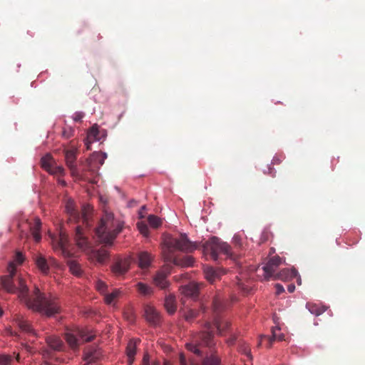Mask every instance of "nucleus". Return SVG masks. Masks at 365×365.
Masks as SVG:
<instances>
[{"mask_svg":"<svg viewBox=\"0 0 365 365\" xmlns=\"http://www.w3.org/2000/svg\"><path fill=\"white\" fill-rule=\"evenodd\" d=\"M8 271L9 274L1 278V286L4 290L11 294L18 293L21 301L29 309L43 316L51 317L61 312V305L56 296L47 295L37 287H35L32 293L29 292L23 277L16 274L14 263H9Z\"/></svg>","mask_w":365,"mask_h":365,"instance_id":"obj_1","label":"nucleus"},{"mask_svg":"<svg viewBox=\"0 0 365 365\" xmlns=\"http://www.w3.org/2000/svg\"><path fill=\"white\" fill-rule=\"evenodd\" d=\"M223 308L224 304L221 299L215 297L212 302L213 323L207 322L203 329L193 335L191 341L185 344L188 351L194 353L197 356L202 357L203 352L201 349L202 345L207 347H212L215 345L213 340L215 330L217 329L218 334L222 335L228 329L230 326V322L221 319L218 315Z\"/></svg>","mask_w":365,"mask_h":365,"instance_id":"obj_2","label":"nucleus"},{"mask_svg":"<svg viewBox=\"0 0 365 365\" xmlns=\"http://www.w3.org/2000/svg\"><path fill=\"white\" fill-rule=\"evenodd\" d=\"M198 248L197 242H191L185 234H180L178 237H168L165 239L162 246V253L164 260L182 267H192L195 259L190 255L178 257L175 255V251L190 253Z\"/></svg>","mask_w":365,"mask_h":365,"instance_id":"obj_3","label":"nucleus"},{"mask_svg":"<svg viewBox=\"0 0 365 365\" xmlns=\"http://www.w3.org/2000/svg\"><path fill=\"white\" fill-rule=\"evenodd\" d=\"M123 227V222L115 219L113 213L106 212L96 228V234L101 243L110 246Z\"/></svg>","mask_w":365,"mask_h":365,"instance_id":"obj_4","label":"nucleus"},{"mask_svg":"<svg viewBox=\"0 0 365 365\" xmlns=\"http://www.w3.org/2000/svg\"><path fill=\"white\" fill-rule=\"evenodd\" d=\"M52 242L53 249L59 251L61 255L67 259L66 263L70 272L76 277H81L83 274V270L81 265L76 260L71 259L73 253L67 247V235L64 232H61L58 237L52 239Z\"/></svg>","mask_w":365,"mask_h":365,"instance_id":"obj_5","label":"nucleus"},{"mask_svg":"<svg viewBox=\"0 0 365 365\" xmlns=\"http://www.w3.org/2000/svg\"><path fill=\"white\" fill-rule=\"evenodd\" d=\"M202 248L204 253L209 254L215 261L217 260L220 254H224L227 256H231L232 255L230 246L217 237H212L210 240L205 242Z\"/></svg>","mask_w":365,"mask_h":365,"instance_id":"obj_6","label":"nucleus"},{"mask_svg":"<svg viewBox=\"0 0 365 365\" xmlns=\"http://www.w3.org/2000/svg\"><path fill=\"white\" fill-rule=\"evenodd\" d=\"M95 334H92L87 329H76L75 330H70L66 332L65 339L72 349H77L80 344L79 341H91L94 337Z\"/></svg>","mask_w":365,"mask_h":365,"instance_id":"obj_7","label":"nucleus"},{"mask_svg":"<svg viewBox=\"0 0 365 365\" xmlns=\"http://www.w3.org/2000/svg\"><path fill=\"white\" fill-rule=\"evenodd\" d=\"M199 290V284L194 282L182 286L180 288V294L182 295V297L180 299L181 304L183 306H185L187 299H191L192 300L195 301L198 297Z\"/></svg>","mask_w":365,"mask_h":365,"instance_id":"obj_8","label":"nucleus"},{"mask_svg":"<svg viewBox=\"0 0 365 365\" xmlns=\"http://www.w3.org/2000/svg\"><path fill=\"white\" fill-rule=\"evenodd\" d=\"M282 264V259L279 256L271 257L269 261L262 267L263 276L267 280L273 279L277 273V268Z\"/></svg>","mask_w":365,"mask_h":365,"instance_id":"obj_9","label":"nucleus"},{"mask_svg":"<svg viewBox=\"0 0 365 365\" xmlns=\"http://www.w3.org/2000/svg\"><path fill=\"white\" fill-rule=\"evenodd\" d=\"M77 153L78 149L75 147H72L71 149L64 150L66 163L73 176H76L78 175V169L76 164Z\"/></svg>","mask_w":365,"mask_h":365,"instance_id":"obj_10","label":"nucleus"},{"mask_svg":"<svg viewBox=\"0 0 365 365\" xmlns=\"http://www.w3.org/2000/svg\"><path fill=\"white\" fill-rule=\"evenodd\" d=\"M130 258L118 259L111 266V271L116 277L123 276L130 269Z\"/></svg>","mask_w":365,"mask_h":365,"instance_id":"obj_11","label":"nucleus"},{"mask_svg":"<svg viewBox=\"0 0 365 365\" xmlns=\"http://www.w3.org/2000/svg\"><path fill=\"white\" fill-rule=\"evenodd\" d=\"M144 317L147 322L153 325L158 324L161 318L156 309L150 304H146L144 307Z\"/></svg>","mask_w":365,"mask_h":365,"instance_id":"obj_12","label":"nucleus"},{"mask_svg":"<svg viewBox=\"0 0 365 365\" xmlns=\"http://www.w3.org/2000/svg\"><path fill=\"white\" fill-rule=\"evenodd\" d=\"M204 274L205 279L210 283H214L217 280L220 279L223 272L217 269H215L212 267H205L204 268Z\"/></svg>","mask_w":365,"mask_h":365,"instance_id":"obj_13","label":"nucleus"},{"mask_svg":"<svg viewBox=\"0 0 365 365\" xmlns=\"http://www.w3.org/2000/svg\"><path fill=\"white\" fill-rule=\"evenodd\" d=\"M168 273H165L163 271L157 272L153 278V282L155 286L161 289H166L170 286V282L168 280Z\"/></svg>","mask_w":365,"mask_h":365,"instance_id":"obj_14","label":"nucleus"},{"mask_svg":"<svg viewBox=\"0 0 365 365\" xmlns=\"http://www.w3.org/2000/svg\"><path fill=\"white\" fill-rule=\"evenodd\" d=\"M140 339H131L128 341L126 347V355L128 356V365H132L136 354V349Z\"/></svg>","mask_w":365,"mask_h":365,"instance_id":"obj_15","label":"nucleus"},{"mask_svg":"<svg viewBox=\"0 0 365 365\" xmlns=\"http://www.w3.org/2000/svg\"><path fill=\"white\" fill-rule=\"evenodd\" d=\"M16 323L17 326L19 327V329L26 333H29L31 334H35V331L34 329L32 328L31 324L23 316L18 315L15 318Z\"/></svg>","mask_w":365,"mask_h":365,"instance_id":"obj_16","label":"nucleus"},{"mask_svg":"<svg viewBox=\"0 0 365 365\" xmlns=\"http://www.w3.org/2000/svg\"><path fill=\"white\" fill-rule=\"evenodd\" d=\"M164 306L170 314H173L177 309L175 296L173 294L165 296Z\"/></svg>","mask_w":365,"mask_h":365,"instance_id":"obj_17","label":"nucleus"},{"mask_svg":"<svg viewBox=\"0 0 365 365\" xmlns=\"http://www.w3.org/2000/svg\"><path fill=\"white\" fill-rule=\"evenodd\" d=\"M296 275V272L293 269H283L279 272H277L276 274L274 276L273 279L277 280H283V281H288L293 277H294Z\"/></svg>","mask_w":365,"mask_h":365,"instance_id":"obj_18","label":"nucleus"},{"mask_svg":"<svg viewBox=\"0 0 365 365\" xmlns=\"http://www.w3.org/2000/svg\"><path fill=\"white\" fill-rule=\"evenodd\" d=\"M102 351L100 349L91 348L86 354L85 359L88 363H95L102 357Z\"/></svg>","mask_w":365,"mask_h":365,"instance_id":"obj_19","label":"nucleus"},{"mask_svg":"<svg viewBox=\"0 0 365 365\" xmlns=\"http://www.w3.org/2000/svg\"><path fill=\"white\" fill-rule=\"evenodd\" d=\"M75 240L80 248H85L88 245L87 238L84 236L83 229L80 226L76 227Z\"/></svg>","mask_w":365,"mask_h":365,"instance_id":"obj_20","label":"nucleus"},{"mask_svg":"<svg viewBox=\"0 0 365 365\" xmlns=\"http://www.w3.org/2000/svg\"><path fill=\"white\" fill-rule=\"evenodd\" d=\"M46 342L49 347L55 351H61L63 347L62 340L56 336H49L46 338Z\"/></svg>","mask_w":365,"mask_h":365,"instance_id":"obj_21","label":"nucleus"},{"mask_svg":"<svg viewBox=\"0 0 365 365\" xmlns=\"http://www.w3.org/2000/svg\"><path fill=\"white\" fill-rule=\"evenodd\" d=\"M91 257L99 264H104L109 257L108 251L100 249L93 252Z\"/></svg>","mask_w":365,"mask_h":365,"instance_id":"obj_22","label":"nucleus"},{"mask_svg":"<svg viewBox=\"0 0 365 365\" xmlns=\"http://www.w3.org/2000/svg\"><path fill=\"white\" fill-rule=\"evenodd\" d=\"M65 209L67 214L70 216V220L71 218L74 220H76L79 218V213L75 207V203L73 200H68L66 203Z\"/></svg>","mask_w":365,"mask_h":365,"instance_id":"obj_23","label":"nucleus"},{"mask_svg":"<svg viewBox=\"0 0 365 365\" xmlns=\"http://www.w3.org/2000/svg\"><path fill=\"white\" fill-rule=\"evenodd\" d=\"M180 312H183V317L188 322H192L194 319L198 316L199 314L198 311L188 308L186 304L185 306H183V308L180 309Z\"/></svg>","mask_w":365,"mask_h":365,"instance_id":"obj_24","label":"nucleus"},{"mask_svg":"<svg viewBox=\"0 0 365 365\" xmlns=\"http://www.w3.org/2000/svg\"><path fill=\"white\" fill-rule=\"evenodd\" d=\"M138 264L142 269L148 268L151 262V257L147 252H142L138 255Z\"/></svg>","mask_w":365,"mask_h":365,"instance_id":"obj_25","label":"nucleus"},{"mask_svg":"<svg viewBox=\"0 0 365 365\" xmlns=\"http://www.w3.org/2000/svg\"><path fill=\"white\" fill-rule=\"evenodd\" d=\"M221 359L216 354V351L212 352L210 356L203 359L202 365H220Z\"/></svg>","mask_w":365,"mask_h":365,"instance_id":"obj_26","label":"nucleus"},{"mask_svg":"<svg viewBox=\"0 0 365 365\" xmlns=\"http://www.w3.org/2000/svg\"><path fill=\"white\" fill-rule=\"evenodd\" d=\"M308 310L316 316H319L326 311V307L317 304L308 302L306 305Z\"/></svg>","mask_w":365,"mask_h":365,"instance_id":"obj_27","label":"nucleus"},{"mask_svg":"<svg viewBox=\"0 0 365 365\" xmlns=\"http://www.w3.org/2000/svg\"><path fill=\"white\" fill-rule=\"evenodd\" d=\"M35 261L37 267L41 271V272L43 274H47L48 272L49 267L46 259L43 256H37Z\"/></svg>","mask_w":365,"mask_h":365,"instance_id":"obj_28","label":"nucleus"},{"mask_svg":"<svg viewBox=\"0 0 365 365\" xmlns=\"http://www.w3.org/2000/svg\"><path fill=\"white\" fill-rule=\"evenodd\" d=\"M136 289L138 292L143 296H150L153 293V289L149 285L143 282H138L136 284Z\"/></svg>","mask_w":365,"mask_h":365,"instance_id":"obj_29","label":"nucleus"},{"mask_svg":"<svg viewBox=\"0 0 365 365\" xmlns=\"http://www.w3.org/2000/svg\"><path fill=\"white\" fill-rule=\"evenodd\" d=\"M41 167L46 171H48L52 168L54 165V161L52 156L50 154H46L42 157L41 160Z\"/></svg>","mask_w":365,"mask_h":365,"instance_id":"obj_30","label":"nucleus"},{"mask_svg":"<svg viewBox=\"0 0 365 365\" xmlns=\"http://www.w3.org/2000/svg\"><path fill=\"white\" fill-rule=\"evenodd\" d=\"M121 294V292L119 289H113V292L110 294H106L104 295V300L107 304H112L116 299H118Z\"/></svg>","mask_w":365,"mask_h":365,"instance_id":"obj_31","label":"nucleus"},{"mask_svg":"<svg viewBox=\"0 0 365 365\" xmlns=\"http://www.w3.org/2000/svg\"><path fill=\"white\" fill-rule=\"evenodd\" d=\"M41 223L39 219H36L34 225L31 227L32 231V235L34 236V240L36 242L40 241L41 240V235H40V230H41Z\"/></svg>","mask_w":365,"mask_h":365,"instance_id":"obj_32","label":"nucleus"},{"mask_svg":"<svg viewBox=\"0 0 365 365\" xmlns=\"http://www.w3.org/2000/svg\"><path fill=\"white\" fill-rule=\"evenodd\" d=\"M283 341L284 340V335L282 333H280V329L279 328H273L272 329V336L269 338V347L272 346V344L274 341Z\"/></svg>","mask_w":365,"mask_h":365,"instance_id":"obj_33","label":"nucleus"},{"mask_svg":"<svg viewBox=\"0 0 365 365\" xmlns=\"http://www.w3.org/2000/svg\"><path fill=\"white\" fill-rule=\"evenodd\" d=\"M148 222L150 226L155 229L158 228L162 225L161 219L154 215H150L148 217Z\"/></svg>","mask_w":365,"mask_h":365,"instance_id":"obj_34","label":"nucleus"},{"mask_svg":"<svg viewBox=\"0 0 365 365\" xmlns=\"http://www.w3.org/2000/svg\"><path fill=\"white\" fill-rule=\"evenodd\" d=\"M238 351L245 354L252 361V356L251 355L250 349L245 343L241 341L239 342Z\"/></svg>","mask_w":365,"mask_h":365,"instance_id":"obj_35","label":"nucleus"},{"mask_svg":"<svg viewBox=\"0 0 365 365\" xmlns=\"http://www.w3.org/2000/svg\"><path fill=\"white\" fill-rule=\"evenodd\" d=\"M51 175H58L63 176L65 175V169L62 166L53 165L52 168L48 171Z\"/></svg>","mask_w":365,"mask_h":365,"instance_id":"obj_36","label":"nucleus"},{"mask_svg":"<svg viewBox=\"0 0 365 365\" xmlns=\"http://www.w3.org/2000/svg\"><path fill=\"white\" fill-rule=\"evenodd\" d=\"M96 288L102 294H106L107 285L104 282L101 280H98L96 283Z\"/></svg>","mask_w":365,"mask_h":365,"instance_id":"obj_37","label":"nucleus"},{"mask_svg":"<svg viewBox=\"0 0 365 365\" xmlns=\"http://www.w3.org/2000/svg\"><path fill=\"white\" fill-rule=\"evenodd\" d=\"M12 361V356L9 354H0V365H9Z\"/></svg>","mask_w":365,"mask_h":365,"instance_id":"obj_38","label":"nucleus"},{"mask_svg":"<svg viewBox=\"0 0 365 365\" xmlns=\"http://www.w3.org/2000/svg\"><path fill=\"white\" fill-rule=\"evenodd\" d=\"M73 133H74V130L72 128H71V127L64 128L62 131V135L63 138L68 139L73 135Z\"/></svg>","mask_w":365,"mask_h":365,"instance_id":"obj_39","label":"nucleus"},{"mask_svg":"<svg viewBox=\"0 0 365 365\" xmlns=\"http://www.w3.org/2000/svg\"><path fill=\"white\" fill-rule=\"evenodd\" d=\"M137 225L141 234H143L145 236H147L148 235V227L145 223L138 222Z\"/></svg>","mask_w":365,"mask_h":365,"instance_id":"obj_40","label":"nucleus"},{"mask_svg":"<svg viewBox=\"0 0 365 365\" xmlns=\"http://www.w3.org/2000/svg\"><path fill=\"white\" fill-rule=\"evenodd\" d=\"M24 260V257L21 252H16L14 262L11 263H14V267H16V264H21L23 263Z\"/></svg>","mask_w":365,"mask_h":365,"instance_id":"obj_41","label":"nucleus"},{"mask_svg":"<svg viewBox=\"0 0 365 365\" xmlns=\"http://www.w3.org/2000/svg\"><path fill=\"white\" fill-rule=\"evenodd\" d=\"M149 360H150L149 355L148 354H145L143 356L142 365H160V362L157 361H153L150 364Z\"/></svg>","mask_w":365,"mask_h":365,"instance_id":"obj_42","label":"nucleus"},{"mask_svg":"<svg viewBox=\"0 0 365 365\" xmlns=\"http://www.w3.org/2000/svg\"><path fill=\"white\" fill-rule=\"evenodd\" d=\"M98 133V128L93 126L91 130H89L88 135L90 137L93 136L95 138H96L97 135Z\"/></svg>","mask_w":365,"mask_h":365,"instance_id":"obj_43","label":"nucleus"},{"mask_svg":"<svg viewBox=\"0 0 365 365\" xmlns=\"http://www.w3.org/2000/svg\"><path fill=\"white\" fill-rule=\"evenodd\" d=\"M275 289H276V294L277 295L280 294L281 293L284 292V291L283 286L280 284H276Z\"/></svg>","mask_w":365,"mask_h":365,"instance_id":"obj_44","label":"nucleus"},{"mask_svg":"<svg viewBox=\"0 0 365 365\" xmlns=\"http://www.w3.org/2000/svg\"><path fill=\"white\" fill-rule=\"evenodd\" d=\"M180 365H188L184 354L181 353L179 357Z\"/></svg>","mask_w":365,"mask_h":365,"instance_id":"obj_45","label":"nucleus"},{"mask_svg":"<svg viewBox=\"0 0 365 365\" xmlns=\"http://www.w3.org/2000/svg\"><path fill=\"white\" fill-rule=\"evenodd\" d=\"M237 340V338L236 336H232L231 337H230L228 339H227V344L229 345V346H232L235 344V341Z\"/></svg>","mask_w":365,"mask_h":365,"instance_id":"obj_46","label":"nucleus"},{"mask_svg":"<svg viewBox=\"0 0 365 365\" xmlns=\"http://www.w3.org/2000/svg\"><path fill=\"white\" fill-rule=\"evenodd\" d=\"M83 118V114L81 113H76L73 117V120L81 121Z\"/></svg>","mask_w":365,"mask_h":365,"instance_id":"obj_47","label":"nucleus"},{"mask_svg":"<svg viewBox=\"0 0 365 365\" xmlns=\"http://www.w3.org/2000/svg\"><path fill=\"white\" fill-rule=\"evenodd\" d=\"M295 289V285L293 284H289L288 287H287V290L289 291V292L292 293L294 291Z\"/></svg>","mask_w":365,"mask_h":365,"instance_id":"obj_48","label":"nucleus"},{"mask_svg":"<svg viewBox=\"0 0 365 365\" xmlns=\"http://www.w3.org/2000/svg\"><path fill=\"white\" fill-rule=\"evenodd\" d=\"M238 285H239V287H240L243 291L247 292H249V289H248L247 287H245L244 286V284H243L242 282H239V283H238Z\"/></svg>","mask_w":365,"mask_h":365,"instance_id":"obj_49","label":"nucleus"},{"mask_svg":"<svg viewBox=\"0 0 365 365\" xmlns=\"http://www.w3.org/2000/svg\"><path fill=\"white\" fill-rule=\"evenodd\" d=\"M82 217H83V222H86L88 220V217L87 214L83 212L82 214Z\"/></svg>","mask_w":365,"mask_h":365,"instance_id":"obj_50","label":"nucleus"},{"mask_svg":"<svg viewBox=\"0 0 365 365\" xmlns=\"http://www.w3.org/2000/svg\"><path fill=\"white\" fill-rule=\"evenodd\" d=\"M58 182L63 185H66V182L63 180H59Z\"/></svg>","mask_w":365,"mask_h":365,"instance_id":"obj_51","label":"nucleus"},{"mask_svg":"<svg viewBox=\"0 0 365 365\" xmlns=\"http://www.w3.org/2000/svg\"><path fill=\"white\" fill-rule=\"evenodd\" d=\"M16 359L17 361H19V362L20 361V356H19V354L16 355Z\"/></svg>","mask_w":365,"mask_h":365,"instance_id":"obj_52","label":"nucleus"},{"mask_svg":"<svg viewBox=\"0 0 365 365\" xmlns=\"http://www.w3.org/2000/svg\"><path fill=\"white\" fill-rule=\"evenodd\" d=\"M163 365H171V364L170 363V361H165L164 362V364Z\"/></svg>","mask_w":365,"mask_h":365,"instance_id":"obj_53","label":"nucleus"},{"mask_svg":"<svg viewBox=\"0 0 365 365\" xmlns=\"http://www.w3.org/2000/svg\"><path fill=\"white\" fill-rule=\"evenodd\" d=\"M85 365H100V364H93V363H87Z\"/></svg>","mask_w":365,"mask_h":365,"instance_id":"obj_54","label":"nucleus"},{"mask_svg":"<svg viewBox=\"0 0 365 365\" xmlns=\"http://www.w3.org/2000/svg\"><path fill=\"white\" fill-rule=\"evenodd\" d=\"M86 145H87V149L89 150L90 149V145L88 143H86Z\"/></svg>","mask_w":365,"mask_h":365,"instance_id":"obj_55","label":"nucleus"},{"mask_svg":"<svg viewBox=\"0 0 365 365\" xmlns=\"http://www.w3.org/2000/svg\"><path fill=\"white\" fill-rule=\"evenodd\" d=\"M2 313H3V312H2L1 309L0 308V317L2 315Z\"/></svg>","mask_w":365,"mask_h":365,"instance_id":"obj_56","label":"nucleus"}]
</instances>
